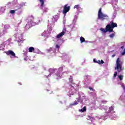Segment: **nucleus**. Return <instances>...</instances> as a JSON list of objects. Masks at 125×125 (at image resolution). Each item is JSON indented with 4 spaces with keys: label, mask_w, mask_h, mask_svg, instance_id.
Returning <instances> with one entry per match:
<instances>
[{
    "label": "nucleus",
    "mask_w": 125,
    "mask_h": 125,
    "mask_svg": "<svg viewBox=\"0 0 125 125\" xmlns=\"http://www.w3.org/2000/svg\"><path fill=\"white\" fill-rule=\"evenodd\" d=\"M34 21V17L31 16V20L27 23V25H32V23H33V21Z\"/></svg>",
    "instance_id": "obj_10"
},
{
    "label": "nucleus",
    "mask_w": 125,
    "mask_h": 125,
    "mask_svg": "<svg viewBox=\"0 0 125 125\" xmlns=\"http://www.w3.org/2000/svg\"><path fill=\"white\" fill-rule=\"evenodd\" d=\"M118 78H119V80L120 81H122L123 79H124V76H123V75H119L118 76Z\"/></svg>",
    "instance_id": "obj_20"
},
{
    "label": "nucleus",
    "mask_w": 125,
    "mask_h": 125,
    "mask_svg": "<svg viewBox=\"0 0 125 125\" xmlns=\"http://www.w3.org/2000/svg\"><path fill=\"white\" fill-rule=\"evenodd\" d=\"M56 48H58V49H59V48H60V46H59V45L56 44Z\"/></svg>",
    "instance_id": "obj_26"
},
{
    "label": "nucleus",
    "mask_w": 125,
    "mask_h": 125,
    "mask_svg": "<svg viewBox=\"0 0 125 125\" xmlns=\"http://www.w3.org/2000/svg\"><path fill=\"white\" fill-rule=\"evenodd\" d=\"M69 97H71V95L69 96Z\"/></svg>",
    "instance_id": "obj_35"
},
{
    "label": "nucleus",
    "mask_w": 125,
    "mask_h": 125,
    "mask_svg": "<svg viewBox=\"0 0 125 125\" xmlns=\"http://www.w3.org/2000/svg\"><path fill=\"white\" fill-rule=\"evenodd\" d=\"M15 11H16V10H11L10 13H11V14H14V13H15Z\"/></svg>",
    "instance_id": "obj_21"
},
{
    "label": "nucleus",
    "mask_w": 125,
    "mask_h": 125,
    "mask_svg": "<svg viewBox=\"0 0 125 125\" xmlns=\"http://www.w3.org/2000/svg\"><path fill=\"white\" fill-rule=\"evenodd\" d=\"M110 27H111V29H114V28H116V27H118V24L117 23L114 22L113 21H110Z\"/></svg>",
    "instance_id": "obj_5"
},
{
    "label": "nucleus",
    "mask_w": 125,
    "mask_h": 125,
    "mask_svg": "<svg viewBox=\"0 0 125 125\" xmlns=\"http://www.w3.org/2000/svg\"><path fill=\"white\" fill-rule=\"evenodd\" d=\"M5 53L7 55H11L12 56H13V57H16L15 53L11 50H9L8 51L5 52Z\"/></svg>",
    "instance_id": "obj_4"
},
{
    "label": "nucleus",
    "mask_w": 125,
    "mask_h": 125,
    "mask_svg": "<svg viewBox=\"0 0 125 125\" xmlns=\"http://www.w3.org/2000/svg\"><path fill=\"white\" fill-rule=\"evenodd\" d=\"M69 11H70V6H68V4H66L63 6L62 13L63 14H66L67 12H69Z\"/></svg>",
    "instance_id": "obj_3"
},
{
    "label": "nucleus",
    "mask_w": 125,
    "mask_h": 125,
    "mask_svg": "<svg viewBox=\"0 0 125 125\" xmlns=\"http://www.w3.org/2000/svg\"><path fill=\"white\" fill-rule=\"evenodd\" d=\"M55 71H56V69L54 68L49 69V72H50V74L48 75V76L49 77V76H51V74H54V73H55Z\"/></svg>",
    "instance_id": "obj_8"
},
{
    "label": "nucleus",
    "mask_w": 125,
    "mask_h": 125,
    "mask_svg": "<svg viewBox=\"0 0 125 125\" xmlns=\"http://www.w3.org/2000/svg\"><path fill=\"white\" fill-rule=\"evenodd\" d=\"M74 8L79 9V8H80V5H75L74 7Z\"/></svg>",
    "instance_id": "obj_22"
},
{
    "label": "nucleus",
    "mask_w": 125,
    "mask_h": 125,
    "mask_svg": "<svg viewBox=\"0 0 125 125\" xmlns=\"http://www.w3.org/2000/svg\"><path fill=\"white\" fill-rule=\"evenodd\" d=\"M93 62H94V63H97V61L96 60H95V59H93Z\"/></svg>",
    "instance_id": "obj_28"
},
{
    "label": "nucleus",
    "mask_w": 125,
    "mask_h": 125,
    "mask_svg": "<svg viewBox=\"0 0 125 125\" xmlns=\"http://www.w3.org/2000/svg\"><path fill=\"white\" fill-rule=\"evenodd\" d=\"M118 75V72L117 71H116L115 73H114V78H116V77H117V75Z\"/></svg>",
    "instance_id": "obj_24"
},
{
    "label": "nucleus",
    "mask_w": 125,
    "mask_h": 125,
    "mask_svg": "<svg viewBox=\"0 0 125 125\" xmlns=\"http://www.w3.org/2000/svg\"><path fill=\"white\" fill-rule=\"evenodd\" d=\"M80 42L81 43H83V42H85V39H84V38L81 37L80 38Z\"/></svg>",
    "instance_id": "obj_14"
},
{
    "label": "nucleus",
    "mask_w": 125,
    "mask_h": 125,
    "mask_svg": "<svg viewBox=\"0 0 125 125\" xmlns=\"http://www.w3.org/2000/svg\"><path fill=\"white\" fill-rule=\"evenodd\" d=\"M109 29V27L107 26V25L106 26L105 29H104V28L102 27L100 29V30L102 32V33H107L108 32V30Z\"/></svg>",
    "instance_id": "obj_6"
},
{
    "label": "nucleus",
    "mask_w": 125,
    "mask_h": 125,
    "mask_svg": "<svg viewBox=\"0 0 125 125\" xmlns=\"http://www.w3.org/2000/svg\"><path fill=\"white\" fill-rule=\"evenodd\" d=\"M114 108H115V106H111V107H109V112H112V111H114Z\"/></svg>",
    "instance_id": "obj_16"
},
{
    "label": "nucleus",
    "mask_w": 125,
    "mask_h": 125,
    "mask_svg": "<svg viewBox=\"0 0 125 125\" xmlns=\"http://www.w3.org/2000/svg\"><path fill=\"white\" fill-rule=\"evenodd\" d=\"M29 52H33L35 51V48L34 47H30L28 49Z\"/></svg>",
    "instance_id": "obj_12"
},
{
    "label": "nucleus",
    "mask_w": 125,
    "mask_h": 125,
    "mask_svg": "<svg viewBox=\"0 0 125 125\" xmlns=\"http://www.w3.org/2000/svg\"><path fill=\"white\" fill-rule=\"evenodd\" d=\"M58 77H60V72L59 71L58 74H56Z\"/></svg>",
    "instance_id": "obj_27"
},
{
    "label": "nucleus",
    "mask_w": 125,
    "mask_h": 125,
    "mask_svg": "<svg viewBox=\"0 0 125 125\" xmlns=\"http://www.w3.org/2000/svg\"><path fill=\"white\" fill-rule=\"evenodd\" d=\"M63 70V68H61V67H60V68H59V70Z\"/></svg>",
    "instance_id": "obj_33"
},
{
    "label": "nucleus",
    "mask_w": 125,
    "mask_h": 125,
    "mask_svg": "<svg viewBox=\"0 0 125 125\" xmlns=\"http://www.w3.org/2000/svg\"><path fill=\"white\" fill-rule=\"evenodd\" d=\"M107 27H108V29L107 30V32H109V33H113L114 32V28H112L111 26H110V24H107Z\"/></svg>",
    "instance_id": "obj_9"
},
{
    "label": "nucleus",
    "mask_w": 125,
    "mask_h": 125,
    "mask_svg": "<svg viewBox=\"0 0 125 125\" xmlns=\"http://www.w3.org/2000/svg\"><path fill=\"white\" fill-rule=\"evenodd\" d=\"M97 63H98V64H104V61H103V60H101V61H100V60H98L97 61Z\"/></svg>",
    "instance_id": "obj_15"
},
{
    "label": "nucleus",
    "mask_w": 125,
    "mask_h": 125,
    "mask_svg": "<svg viewBox=\"0 0 125 125\" xmlns=\"http://www.w3.org/2000/svg\"><path fill=\"white\" fill-rule=\"evenodd\" d=\"M88 88H89V89H90V90H93V88H92L91 87H89Z\"/></svg>",
    "instance_id": "obj_29"
},
{
    "label": "nucleus",
    "mask_w": 125,
    "mask_h": 125,
    "mask_svg": "<svg viewBox=\"0 0 125 125\" xmlns=\"http://www.w3.org/2000/svg\"><path fill=\"white\" fill-rule=\"evenodd\" d=\"M40 1L41 3V9H42V7H43V6L44 5V0H40Z\"/></svg>",
    "instance_id": "obj_11"
},
{
    "label": "nucleus",
    "mask_w": 125,
    "mask_h": 125,
    "mask_svg": "<svg viewBox=\"0 0 125 125\" xmlns=\"http://www.w3.org/2000/svg\"><path fill=\"white\" fill-rule=\"evenodd\" d=\"M108 18H109V17L108 16V15L106 14H104L102 12V8H100L98 11V19H99L100 20H102V21H104V20L108 19Z\"/></svg>",
    "instance_id": "obj_1"
},
{
    "label": "nucleus",
    "mask_w": 125,
    "mask_h": 125,
    "mask_svg": "<svg viewBox=\"0 0 125 125\" xmlns=\"http://www.w3.org/2000/svg\"><path fill=\"white\" fill-rule=\"evenodd\" d=\"M69 82H70V83H73V77H72V76L70 77Z\"/></svg>",
    "instance_id": "obj_23"
},
{
    "label": "nucleus",
    "mask_w": 125,
    "mask_h": 125,
    "mask_svg": "<svg viewBox=\"0 0 125 125\" xmlns=\"http://www.w3.org/2000/svg\"><path fill=\"white\" fill-rule=\"evenodd\" d=\"M121 55L124 56L125 54V48L124 49V51H123L121 54Z\"/></svg>",
    "instance_id": "obj_25"
},
{
    "label": "nucleus",
    "mask_w": 125,
    "mask_h": 125,
    "mask_svg": "<svg viewBox=\"0 0 125 125\" xmlns=\"http://www.w3.org/2000/svg\"><path fill=\"white\" fill-rule=\"evenodd\" d=\"M78 104H79V102H78L77 101H75L74 103L70 104V106H76V105H78Z\"/></svg>",
    "instance_id": "obj_13"
},
{
    "label": "nucleus",
    "mask_w": 125,
    "mask_h": 125,
    "mask_svg": "<svg viewBox=\"0 0 125 125\" xmlns=\"http://www.w3.org/2000/svg\"><path fill=\"white\" fill-rule=\"evenodd\" d=\"M115 56H116V55H113L112 56V57H115Z\"/></svg>",
    "instance_id": "obj_32"
},
{
    "label": "nucleus",
    "mask_w": 125,
    "mask_h": 125,
    "mask_svg": "<svg viewBox=\"0 0 125 125\" xmlns=\"http://www.w3.org/2000/svg\"><path fill=\"white\" fill-rule=\"evenodd\" d=\"M102 102L103 103H107V101H103Z\"/></svg>",
    "instance_id": "obj_31"
},
{
    "label": "nucleus",
    "mask_w": 125,
    "mask_h": 125,
    "mask_svg": "<svg viewBox=\"0 0 125 125\" xmlns=\"http://www.w3.org/2000/svg\"><path fill=\"white\" fill-rule=\"evenodd\" d=\"M85 111H86V107L84 106L83 108L81 109V111L83 113Z\"/></svg>",
    "instance_id": "obj_18"
},
{
    "label": "nucleus",
    "mask_w": 125,
    "mask_h": 125,
    "mask_svg": "<svg viewBox=\"0 0 125 125\" xmlns=\"http://www.w3.org/2000/svg\"><path fill=\"white\" fill-rule=\"evenodd\" d=\"M64 35H65L64 34V32H61L56 36V39H58V40H60V38H62Z\"/></svg>",
    "instance_id": "obj_7"
},
{
    "label": "nucleus",
    "mask_w": 125,
    "mask_h": 125,
    "mask_svg": "<svg viewBox=\"0 0 125 125\" xmlns=\"http://www.w3.org/2000/svg\"><path fill=\"white\" fill-rule=\"evenodd\" d=\"M66 27H63V29H62V33H64V35H65V34H66Z\"/></svg>",
    "instance_id": "obj_19"
},
{
    "label": "nucleus",
    "mask_w": 125,
    "mask_h": 125,
    "mask_svg": "<svg viewBox=\"0 0 125 125\" xmlns=\"http://www.w3.org/2000/svg\"><path fill=\"white\" fill-rule=\"evenodd\" d=\"M124 46H122V47H121V48H124Z\"/></svg>",
    "instance_id": "obj_34"
},
{
    "label": "nucleus",
    "mask_w": 125,
    "mask_h": 125,
    "mask_svg": "<svg viewBox=\"0 0 125 125\" xmlns=\"http://www.w3.org/2000/svg\"><path fill=\"white\" fill-rule=\"evenodd\" d=\"M73 85H75V84L72 83V84H71V87H72L73 88H74V87L73 86Z\"/></svg>",
    "instance_id": "obj_30"
},
{
    "label": "nucleus",
    "mask_w": 125,
    "mask_h": 125,
    "mask_svg": "<svg viewBox=\"0 0 125 125\" xmlns=\"http://www.w3.org/2000/svg\"><path fill=\"white\" fill-rule=\"evenodd\" d=\"M115 36V33H112V34L109 35V37H110L111 39H113Z\"/></svg>",
    "instance_id": "obj_17"
},
{
    "label": "nucleus",
    "mask_w": 125,
    "mask_h": 125,
    "mask_svg": "<svg viewBox=\"0 0 125 125\" xmlns=\"http://www.w3.org/2000/svg\"><path fill=\"white\" fill-rule=\"evenodd\" d=\"M123 64H124V62L120 61V58H117L116 60V66L115 67V70H117L118 72L120 73L123 70L122 69Z\"/></svg>",
    "instance_id": "obj_2"
}]
</instances>
